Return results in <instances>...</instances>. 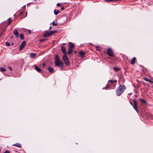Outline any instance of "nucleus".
Returning <instances> with one entry per match:
<instances>
[{
  "mask_svg": "<svg viewBox=\"0 0 153 153\" xmlns=\"http://www.w3.org/2000/svg\"><path fill=\"white\" fill-rule=\"evenodd\" d=\"M8 68H9V69L11 71H12V67L10 66H9L8 67Z\"/></svg>",
  "mask_w": 153,
  "mask_h": 153,
  "instance_id": "2f4dec72",
  "label": "nucleus"
},
{
  "mask_svg": "<svg viewBox=\"0 0 153 153\" xmlns=\"http://www.w3.org/2000/svg\"><path fill=\"white\" fill-rule=\"evenodd\" d=\"M23 12H21V13H20V14L21 15H22V14H23Z\"/></svg>",
  "mask_w": 153,
  "mask_h": 153,
  "instance_id": "a19ab883",
  "label": "nucleus"
},
{
  "mask_svg": "<svg viewBox=\"0 0 153 153\" xmlns=\"http://www.w3.org/2000/svg\"><path fill=\"white\" fill-rule=\"evenodd\" d=\"M63 61L66 60L68 59L67 56L66 55H64L63 56Z\"/></svg>",
  "mask_w": 153,
  "mask_h": 153,
  "instance_id": "4be33fe9",
  "label": "nucleus"
},
{
  "mask_svg": "<svg viewBox=\"0 0 153 153\" xmlns=\"http://www.w3.org/2000/svg\"><path fill=\"white\" fill-rule=\"evenodd\" d=\"M52 25L53 26H55L56 25H57V24L56 23H55L54 22H53L52 23Z\"/></svg>",
  "mask_w": 153,
  "mask_h": 153,
  "instance_id": "c756f323",
  "label": "nucleus"
},
{
  "mask_svg": "<svg viewBox=\"0 0 153 153\" xmlns=\"http://www.w3.org/2000/svg\"><path fill=\"white\" fill-rule=\"evenodd\" d=\"M143 79L147 82H149L150 79H149L148 78L146 77H143Z\"/></svg>",
  "mask_w": 153,
  "mask_h": 153,
  "instance_id": "393cba45",
  "label": "nucleus"
},
{
  "mask_svg": "<svg viewBox=\"0 0 153 153\" xmlns=\"http://www.w3.org/2000/svg\"><path fill=\"white\" fill-rule=\"evenodd\" d=\"M147 86H148V87H149V84H147Z\"/></svg>",
  "mask_w": 153,
  "mask_h": 153,
  "instance_id": "a18cd8bd",
  "label": "nucleus"
},
{
  "mask_svg": "<svg viewBox=\"0 0 153 153\" xmlns=\"http://www.w3.org/2000/svg\"><path fill=\"white\" fill-rule=\"evenodd\" d=\"M46 39H40V42H43L45 41H46Z\"/></svg>",
  "mask_w": 153,
  "mask_h": 153,
  "instance_id": "cd10ccee",
  "label": "nucleus"
},
{
  "mask_svg": "<svg viewBox=\"0 0 153 153\" xmlns=\"http://www.w3.org/2000/svg\"><path fill=\"white\" fill-rule=\"evenodd\" d=\"M74 53H76V51H74Z\"/></svg>",
  "mask_w": 153,
  "mask_h": 153,
  "instance_id": "37998d69",
  "label": "nucleus"
},
{
  "mask_svg": "<svg viewBox=\"0 0 153 153\" xmlns=\"http://www.w3.org/2000/svg\"><path fill=\"white\" fill-rule=\"evenodd\" d=\"M5 44H6V46H9L10 45V43L8 42H5Z\"/></svg>",
  "mask_w": 153,
  "mask_h": 153,
  "instance_id": "a878e982",
  "label": "nucleus"
},
{
  "mask_svg": "<svg viewBox=\"0 0 153 153\" xmlns=\"http://www.w3.org/2000/svg\"><path fill=\"white\" fill-rule=\"evenodd\" d=\"M60 5H61L59 3H58L56 4V6H60Z\"/></svg>",
  "mask_w": 153,
  "mask_h": 153,
  "instance_id": "72a5a7b5",
  "label": "nucleus"
},
{
  "mask_svg": "<svg viewBox=\"0 0 153 153\" xmlns=\"http://www.w3.org/2000/svg\"><path fill=\"white\" fill-rule=\"evenodd\" d=\"M108 82H110L112 84H114V83H116L117 82V80H109L108 81Z\"/></svg>",
  "mask_w": 153,
  "mask_h": 153,
  "instance_id": "f3484780",
  "label": "nucleus"
},
{
  "mask_svg": "<svg viewBox=\"0 0 153 153\" xmlns=\"http://www.w3.org/2000/svg\"><path fill=\"white\" fill-rule=\"evenodd\" d=\"M64 9V7H62L61 8V10H63Z\"/></svg>",
  "mask_w": 153,
  "mask_h": 153,
  "instance_id": "4c0bfd02",
  "label": "nucleus"
},
{
  "mask_svg": "<svg viewBox=\"0 0 153 153\" xmlns=\"http://www.w3.org/2000/svg\"><path fill=\"white\" fill-rule=\"evenodd\" d=\"M27 31L28 32V33L29 34H30L31 33V30H27Z\"/></svg>",
  "mask_w": 153,
  "mask_h": 153,
  "instance_id": "f704fd0d",
  "label": "nucleus"
},
{
  "mask_svg": "<svg viewBox=\"0 0 153 153\" xmlns=\"http://www.w3.org/2000/svg\"><path fill=\"white\" fill-rule=\"evenodd\" d=\"M48 69L50 73H52L53 72V68L48 66L47 68Z\"/></svg>",
  "mask_w": 153,
  "mask_h": 153,
  "instance_id": "4468645a",
  "label": "nucleus"
},
{
  "mask_svg": "<svg viewBox=\"0 0 153 153\" xmlns=\"http://www.w3.org/2000/svg\"><path fill=\"white\" fill-rule=\"evenodd\" d=\"M8 25H9V24H10L11 23V18H9L8 19Z\"/></svg>",
  "mask_w": 153,
  "mask_h": 153,
  "instance_id": "bb28decb",
  "label": "nucleus"
},
{
  "mask_svg": "<svg viewBox=\"0 0 153 153\" xmlns=\"http://www.w3.org/2000/svg\"><path fill=\"white\" fill-rule=\"evenodd\" d=\"M6 71V70L5 68L0 67V71L1 72H4Z\"/></svg>",
  "mask_w": 153,
  "mask_h": 153,
  "instance_id": "dca6fc26",
  "label": "nucleus"
},
{
  "mask_svg": "<svg viewBox=\"0 0 153 153\" xmlns=\"http://www.w3.org/2000/svg\"><path fill=\"white\" fill-rule=\"evenodd\" d=\"M25 42L23 41L19 47V50H22L25 46Z\"/></svg>",
  "mask_w": 153,
  "mask_h": 153,
  "instance_id": "423d86ee",
  "label": "nucleus"
},
{
  "mask_svg": "<svg viewBox=\"0 0 153 153\" xmlns=\"http://www.w3.org/2000/svg\"><path fill=\"white\" fill-rule=\"evenodd\" d=\"M126 89V88L124 85H120L117 88L116 91V95L117 96H120Z\"/></svg>",
  "mask_w": 153,
  "mask_h": 153,
  "instance_id": "f257e3e1",
  "label": "nucleus"
},
{
  "mask_svg": "<svg viewBox=\"0 0 153 153\" xmlns=\"http://www.w3.org/2000/svg\"><path fill=\"white\" fill-rule=\"evenodd\" d=\"M10 153V151H9L7 150L4 153Z\"/></svg>",
  "mask_w": 153,
  "mask_h": 153,
  "instance_id": "7c9ffc66",
  "label": "nucleus"
},
{
  "mask_svg": "<svg viewBox=\"0 0 153 153\" xmlns=\"http://www.w3.org/2000/svg\"><path fill=\"white\" fill-rule=\"evenodd\" d=\"M105 89V88H102V89Z\"/></svg>",
  "mask_w": 153,
  "mask_h": 153,
  "instance_id": "603ef678",
  "label": "nucleus"
},
{
  "mask_svg": "<svg viewBox=\"0 0 153 153\" xmlns=\"http://www.w3.org/2000/svg\"><path fill=\"white\" fill-rule=\"evenodd\" d=\"M129 103H130V104H131V105L132 106H133V103H132V102H131L130 101L129 102Z\"/></svg>",
  "mask_w": 153,
  "mask_h": 153,
  "instance_id": "e433bc0d",
  "label": "nucleus"
},
{
  "mask_svg": "<svg viewBox=\"0 0 153 153\" xmlns=\"http://www.w3.org/2000/svg\"><path fill=\"white\" fill-rule=\"evenodd\" d=\"M140 100H141L142 101V100H143V99H142V98H140Z\"/></svg>",
  "mask_w": 153,
  "mask_h": 153,
  "instance_id": "c03bdc74",
  "label": "nucleus"
},
{
  "mask_svg": "<svg viewBox=\"0 0 153 153\" xmlns=\"http://www.w3.org/2000/svg\"><path fill=\"white\" fill-rule=\"evenodd\" d=\"M20 37L22 40L24 39V37L23 34H21L19 35Z\"/></svg>",
  "mask_w": 153,
  "mask_h": 153,
  "instance_id": "5701e85b",
  "label": "nucleus"
},
{
  "mask_svg": "<svg viewBox=\"0 0 153 153\" xmlns=\"http://www.w3.org/2000/svg\"><path fill=\"white\" fill-rule=\"evenodd\" d=\"M29 55L31 58H33L36 56L37 54L34 53H31L29 54Z\"/></svg>",
  "mask_w": 153,
  "mask_h": 153,
  "instance_id": "9d476101",
  "label": "nucleus"
},
{
  "mask_svg": "<svg viewBox=\"0 0 153 153\" xmlns=\"http://www.w3.org/2000/svg\"><path fill=\"white\" fill-rule=\"evenodd\" d=\"M23 7L24 8L25 10V5H24L23 6Z\"/></svg>",
  "mask_w": 153,
  "mask_h": 153,
  "instance_id": "ea45409f",
  "label": "nucleus"
},
{
  "mask_svg": "<svg viewBox=\"0 0 153 153\" xmlns=\"http://www.w3.org/2000/svg\"><path fill=\"white\" fill-rule=\"evenodd\" d=\"M136 60V58L135 57H133L132 59L131 62H130L131 64L134 65L135 64Z\"/></svg>",
  "mask_w": 153,
  "mask_h": 153,
  "instance_id": "ddd939ff",
  "label": "nucleus"
},
{
  "mask_svg": "<svg viewBox=\"0 0 153 153\" xmlns=\"http://www.w3.org/2000/svg\"><path fill=\"white\" fill-rule=\"evenodd\" d=\"M65 44V43H63V45H64Z\"/></svg>",
  "mask_w": 153,
  "mask_h": 153,
  "instance_id": "09e8293b",
  "label": "nucleus"
},
{
  "mask_svg": "<svg viewBox=\"0 0 153 153\" xmlns=\"http://www.w3.org/2000/svg\"><path fill=\"white\" fill-rule=\"evenodd\" d=\"M34 68L38 72L40 73L41 72V70L39 68L37 65H34Z\"/></svg>",
  "mask_w": 153,
  "mask_h": 153,
  "instance_id": "6e6552de",
  "label": "nucleus"
},
{
  "mask_svg": "<svg viewBox=\"0 0 153 153\" xmlns=\"http://www.w3.org/2000/svg\"><path fill=\"white\" fill-rule=\"evenodd\" d=\"M79 53L80 56L83 57L85 54V53L84 51H81L79 52Z\"/></svg>",
  "mask_w": 153,
  "mask_h": 153,
  "instance_id": "1a4fd4ad",
  "label": "nucleus"
},
{
  "mask_svg": "<svg viewBox=\"0 0 153 153\" xmlns=\"http://www.w3.org/2000/svg\"><path fill=\"white\" fill-rule=\"evenodd\" d=\"M134 105H133V107L137 112L138 113V111L137 109V102L135 100H133Z\"/></svg>",
  "mask_w": 153,
  "mask_h": 153,
  "instance_id": "39448f33",
  "label": "nucleus"
},
{
  "mask_svg": "<svg viewBox=\"0 0 153 153\" xmlns=\"http://www.w3.org/2000/svg\"><path fill=\"white\" fill-rule=\"evenodd\" d=\"M107 52L108 55L111 57H113L114 56L112 50L110 48L107 49Z\"/></svg>",
  "mask_w": 153,
  "mask_h": 153,
  "instance_id": "7ed1b4c3",
  "label": "nucleus"
},
{
  "mask_svg": "<svg viewBox=\"0 0 153 153\" xmlns=\"http://www.w3.org/2000/svg\"><path fill=\"white\" fill-rule=\"evenodd\" d=\"M89 44L91 45H92V44L91 43H89Z\"/></svg>",
  "mask_w": 153,
  "mask_h": 153,
  "instance_id": "de8ad7c7",
  "label": "nucleus"
},
{
  "mask_svg": "<svg viewBox=\"0 0 153 153\" xmlns=\"http://www.w3.org/2000/svg\"><path fill=\"white\" fill-rule=\"evenodd\" d=\"M149 82L151 83H153V81L150 80H149Z\"/></svg>",
  "mask_w": 153,
  "mask_h": 153,
  "instance_id": "58836bf2",
  "label": "nucleus"
},
{
  "mask_svg": "<svg viewBox=\"0 0 153 153\" xmlns=\"http://www.w3.org/2000/svg\"><path fill=\"white\" fill-rule=\"evenodd\" d=\"M64 61V62H65V64L66 65H69V60H68V59H67V60H65Z\"/></svg>",
  "mask_w": 153,
  "mask_h": 153,
  "instance_id": "a211bd4d",
  "label": "nucleus"
},
{
  "mask_svg": "<svg viewBox=\"0 0 153 153\" xmlns=\"http://www.w3.org/2000/svg\"><path fill=\"white\" fill-rule=\"evenodd\" d=\"M134 96L136 97H137V95H134Z\"/></svg>",
  "mask_w": 153,
  "mask_h": 153,
  "instance_id": "49530a36",
  "label": "nucleus"
},
{
  "mask_svg": "<svg viewBox=\"0 0 153 153\" xmlns=\"http://www.w3.org/2000/svg\"><path fill=\"white\" fill-rule=\"evenodd\" d=\"M142 101L144 103H146V101H145V100H142Z\"/></svg>",
  "mask_w": 153,
  "mask_h": 153,
  "instance_id": "473e14b6",
  "label": "nucleus"
},
{
  "mask_svg": "<svg viewBox=\"0 0 153 153\" xmlns=\"http://www.w3.org/2000/svg\"><path fill=\"white\" fill-rule=\"evenodd\" d=\"M34 1H36V0H34Z\"/></svg>",
  "mask_w": 153,
  "mask_h": 153,
  "instance_id": "3c124183",
  "label": "nucleus"
},
{
  "mask_svg": "<svg viewBox=\"0 0 153 153\" xmlns=\"http://www.w3.org/2000/svg\"><path fill=\"white\" fill-rule=\"evenodd\" d=\"M60 60L59 57L57 55H56L55 56V61H58Z\"/></svg>",
  "mask_w": 153,
  "mask_h": 153,
  "instance_id": "aec40b11",
  "label": "nucleus"
},
{
  "mask_svg": "<svg viewBox=\"0 0 153 153\" xmlns=\"http://www.w3.org/2000/svg\"><path fill=\"white\" fill-rule=\"evenodd\" d=\"M59 10H57L56 11V10H55L54 11V14L55 15H57L59 13Z\"/></svg>",
  "mask_w": 153,
  "mask_h": 153,
  "instance_id": "b1692460",
  "label": "nucleus"
},
{
  "mask_svg": "<svg viewBox=\"0 0 153 153\" xmlns=\"http://www.w3.org/2000/svg\"><path fill=\"white\" fill-rule=\"evenodd\" d=\"M51 28H52L51 27V26H50V27H49V30H51Z\"/></svg>",
  "mask_w": 153,
  "mask_h": 153,
  "instance_id": "79ce46f5",
  "label": "nucleus"
},
{
  "mask_svg": "<svg viewBox=\"0 0 153 153\" xmlns=\"http://www.w3.org/2000/svg\"><path fill=\"white\" fill-rule=\"evenodd\" d=\"M55 66L62 67L63 66V63L60 60L55 61Z\"/></svg>",
  "mask_w": 153,
  "mask_h": 153,
  "instance_id": "20e7f679",
  "label": "nucleus"
},
{
  "mask_svg": "<svg viewBox=\"0 0 153 153\" xmlns=\"http://www.w3.org/2000/svg\"><path fill=\"white\" fill-rule=\"evenodd\" d=\"M46 64L45 63H44L43 64H42V66L44 67L45 66H46Z\"/></svg>",
  "mask_w": 153,
  "mask_h": 153,
  "instance_id": "c9c22d12",
  "label": "nucleus"
},
{
  "mask_svg": "<svg viewBox=\"0 0 153 153\" xmlns=\"http://www.w3.org/2000/svg\"><path fill=\"white\" fill-rule=\"evenodd\" d=\"M113 70L115 71H118L120 70V69L118 67H114L113 68Z\"/></svg>",
  "mask_w": 153,
  "mask_h": 153,
  "instance_id": "6ab92c4d",
  "label": "nucleus"
},
{
  "mask_svg": "<svg viewBox=\"0 0 153 153\" xmlns=\"http://www.w3.org/2000/svg\"><path fill=\"white\" fill-rule=\"evenodd\" d=\"M27 13L26 12V15H27Z\"/></svg>",
  "mask_w": 153,
  "mask_h": 153,
  "instance_id": "8fccbe9b",
  "label": "nucleus"
},
{
  "mask_svg": "<svg viewBox=\"0 0 153 153\" xmlns=\"http://www.w3.org/2000/svg\"><path fill=\"white\" fill-rule=\"evenodd\" d=\"M61 49L62 52L65 54L66 53V50L65 47L64 46H61Z\"/></svg>",
  "mask_w": 153,
  "mask_h": 153,
  "instance_id": "f8f14e48",
  "label": "nucleus"
},
{
  "mask_svg": "<svg viewBox=\"0 0 153 153\" xmlns=\"http://www.w3.org/2000/svg\"><path fill=\"white\" fill-rule=\"evenodd\" d=\"M73 51L72 50V49L69 48V49L68 50V53L69 54H71L72 52Z\"/></svg>",
  "mask_w": 153,
  "mask_h": 153,
  "instance_id": "412c9836",
  "label": "nucleus"
},
{
  "mask_svg": "<svg viewBox=\"0 0 153 153\" xmlns=\"http://www.w3.org/2000/svg\"><path fill=\"white\" fill-rule=\"evenodd\" d=\"M106 88L105 89H107L108 88H110L109 85L108 84H107L105 87Z\"/></svg>",
  "mask_w": 153,
  "mask_h": 153,
  "instance_id": "c85d7f7f",
  "label": "nucleus"
},
{
  "mask_svg": "<svg viewBox=\"0 0 153 153\" xmlns=\"http://www.w3.org/2000/svg\"><path fill=\"white\" fill-rule=\"evenodd\" d=\"M13 33L15 36L17 38H18L19 37V33L17 30H14L13 31Z\"/></svg>",
  "mask_w": 153,
  "mask_h": 153,
  "instance_id": "0eeeda50",
  "label": "nucleus"
},
{
  "mask_svg": "<svg viewBox=\"0 0 153 153\" xmlns=\"http://www.w3.org/2000/svg\"><path fill=\"white\" fill-rule=\"evenodd\" d=\"M57 32L56 30L50 31L49 32L45 33L43 35V37H48L52 35Z\"/></svg>",
  "mask_w": 153,
  "mask_h": 153,
  "instance_id": "f03ea898",
  "label": "nucleus"
},
{
  "mask_svg": "<svg viewBox=\"0 0 153 153\" xmlns=\"http://www.w3.org/2000/svg\"><path fill=\"white\" fill-rule=\"evenodd\" d=\"M13 146H17V147H20V148H22L21 145L20 143H17L15 144H14L13 145Z\"/></svg>",
  "mask_w": 153,
  "mask_h": 153,
  "instance_id": "2eb2a0df",
  "label": "nucleus"
},
{
  "mask_svg": "<svg viewBox=\"0 0 153 153\" xmlns=\"http://www.w3.org/2000/svg\"><path fill=\"white\" fill-rule=\"evenodd\" d=\"M68 46L69 48L73 49L74 48V45L73 43L71 42H69L68 43Z\"/></svg>",
  "mask_w": 153,
  "mask_h": 153,
  "instance_id": "9b49d317",
  "label": "nucleus"
}]
</instances>
